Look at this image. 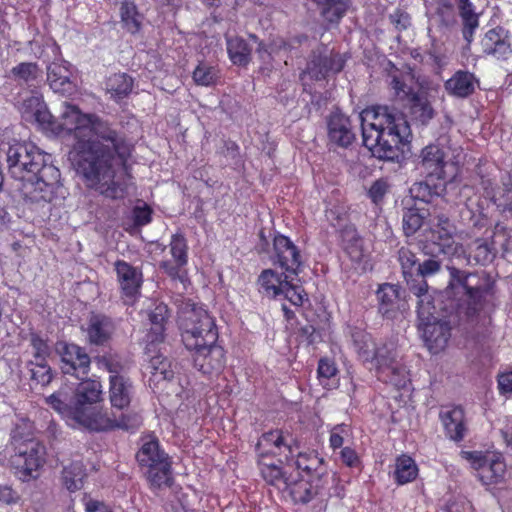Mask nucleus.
Wrapping results in <instances>:
<instances>
[{"label": "nucleus", "instance_id": "1", "mask_svg": "<svg viewBox=\"0 0 512 512\" xmlns=\"http://www.w3.org/2000/svg\"><path fill=\"white\" fill-rule=\"evenodd\" d=\"M46 134L74 137L72 160L89 188L111 199H123L127 195L123 167L130 146L107 122L64 102L59 118L52 115Z\"/></svg>", "mask_w": 512, "mask_h": 512}, {"label": "nucleus", "instance_id": "2", "mask_svg": "<svg viewBox=\"0 0 512 512\" xmlns=\"http://www.w3.org/2000/svg\"><path fill=\"white\" fill-rule=\"evenodd\" d=\"M46 402L72 427L101 432L115 428L129 430L139 425L137 415L116 417L103 407V387L95 379L83 380L73 390L62 387L47 397Z\"/></svg>", "mask_w": 512, "mask_h": 512}, {"label": "nucleus", "instance_id": "3", "mask_svg": "<svg viewBox=\"0 0 512 512\" xmlns=\"http://www.w3.org/2000/svg\"><path fill=\"white\" fill-rule=\"evenodd\" d=\"M8 172L19 181L18 190L26 202L36 205L59 204L66 197L60 171L51 156L32 143L14 142L3 149Z\"/></svg>", "mask_w": 512, "mask_h": 512}, {"label": "nucleus", "instance_id": "4", "mask_svg": "<svg viewBox=\"0 0 512 512\" xmlns=\"http://www.w3.org/2000/svg\"><path fill=\"white\" fill-rule=\"evenodd\" d=\"M180 327L185 347L194 351L195 368L205 375L219 374L225 365V352L216 344L218 332L207 310L196 304L190 305L182 312Z\"/></svg>", "mask_w": 512, "mask_h": 512}, {"label": "nucleus", "instance_id": "5", "mask_svg": "<svg viewBox=\"0 0 512 512\" xmlns=\"http://www.w3.org/2000/svg\"><path fill=\"white\" fill-rule=\"evenodd\" d=\"M358 118L363 144L376 158L394 160L398 157L401 145L409 141L410 126L404 115L394 108H366Z\"/></svg>", "mask_w": 512, "mask_h": 512}, {"label": "nucleus", "instance_id": "6", "mask_svg": "<svg viewBox=\"0 0 512 512\" xmlns=\"http://www.w3.org/2000/svg\"><path fill=\"white\" fill-rule=\"evenodd\" d=\"M354 349L363 363H370L377 377L397 388L409 383L408 371L401 362L400 352L393 341L376 345L371 335L359 328L351 329Z\"/></svg>", "mask_w": 512, "mask_h": 512}, {"label": "nucleus", "instance_id": "7", "mask_svg": "<svg viewBox=\"0 0 512 512\" xmlns=\"http://www.w3.org/2000/svg\"><path fill=\"white\" fill-rule=\"evenodd\" d=\"M461 149H455L453 157L447 159L446 151L437 144L425 146L419 155L420 168L427 174V180L412 189L415 197L430 202L433 196H441L446 185L455 181L459 174Z\"/></svg>", "mask_w": 512, "mask_h": 512}, {"label": "nucleus", "instance_id": "8", "mask_svg": "<svg viewBox=\"0 0 512 512\" xmlns=\"http://www.w3.org/2000/svg\"><path fill=\"white\" fill-rule=\"evenodd\" d=\"M412 292L419 298L417 313L419 330L428 350L437 354L443 351L451 336L450 321L441 316L434 305L435 298L428 293L427 282L412 286Z\"/></svg>", "mask_w": 512, "mask_h": 512}, {"label": "nucleus", "instance_id": "9", "mask_svg": "<svg viewBox=\"0 0 512 512\" xmlns=\"http://www.w3.org/2000/svg\"><path fill=\"white\" fill-rule=\"evenodd\" d=\"M389 85L397 99L408 101L415 119L422 124L430 121L434 116V110L426 98L418 96L414 91V79L410 71H403L389 63Z\"/></svg>", "mask_w": 512, "mask_h": 512}, {"label": "nucleus", "instance_id": "10", "mask_svg": "<svg viewBox=\"0 0 512 512\" xmlns=\"http://www.w3.org/2000/svg\"><path fill=\"white\" fill-rule=\"evenodd\" d=\"M477 277L474 274H466L455 268L450 270V282L445 290L446 297L461 294L463 304H457L459 309H463V314L467 317L474 316L482 307V301L487 293V289L474 283Z\"/></svg>", "mask_w": 512, "mask_h": 512}, {"label": "nucleus", "instance_id": "11", "mask_svg": "<svg viewBox=\"0 0 512 512\" xmlns=\"http://www.w3.org/2000/svg\"><path fill=\"white\" fill-rule=\"evenodd\" d=\"M141 467L146 468L147 479L153 488L169 486L172 480L171 462L168 455L160 449L156 440L143 443L137 453Z\"/></svg>", "mask_w": 512, "mask_h": 512}, {"label": "nucleus", "instance_id": "12", "mask_svg": "<svg viewBox=\"0 0 512 512\" xmlns=\"http://www.w3.org/2000/svg\"><path fill=\"white\" fill-rule=\"evenodd\" d=\"M15 453L10 458L11 467L19 479L37 478L45 462V447L34 439L22 442L14 439Z\"/></svg>", "mask_w": 512, "mask_h": 512}, {"label": "nucleus", "instance_id": "13", "mask_svg": "<svg viewBox=\"0 0 512 512\" xmlns=\"http://www.w3.org/2000/svg\"><path fill=\"white\" fill-rule=\"evenodd\" d=\"M460 456L466 460L484 485L497 484L504 479L506 464L503 457L488 451H461Z\"/></svg>", "mask_w": 512, "mask_h": 512}, {"label": "nucleus", "instance_id": "14", "mask_svg": "<svg viewBox=\"0 0 512 512\" xmlns=\"http://www.w3.org/2000/svg\"><path fill=\"white\" fill-rule=\"evenodd\" d=\"M109 371V400L113 408L124 410L132 400L134 389L129 378L119 373L118 364H114L110 359L103 357L100 360Z\"/></svg>", "mask_w": 512, "mask_h": 512}, {"label": "nucleus", "instance_id": "15", "mask_svg": "<svg viewBox=\"0 0 512 512\" xmlns=\"http://www.w3.org/2000/svg\"><path fill=\"white\" fill-rule=\"evenodd\" d=\"M297 444H293L292 436L281 430H273L264 433L257 443L259 457L267 455L284 457L289 462L294 457Z\"/></svg>", "mask_w": 512, "mask_h": 512}, {"label": "nucleus", "instance_id": "16", "mask_svg": "<svg viewBox=\"0 0 512 512\" xmlns=\"http://www.w3.org/2000/svg\"><path fill=\"white\" fill-rule=\"evenodd\" d=\"M287 489L282 493H287L295 503H308L314 498L321 496L324 491V481L319 476H302L300 473L291 475Z\"/></svg>", "mask_w": 512, "mask_h": 512}, {"label": "nucleus", "instance_id": "17", "mask_svg": "<svg viewBox=\"0 0 512 512\" xmlns=\"http://www.w3.org/2000/svg\"><path fill=\"white\" fill-rule=\"evenodd\" d=\"M170 253L174 259V263L165 260L162 261L160 267L164 272L169 275L172 279H178L186 287L188 281L184 266L188 262L187 256V243L183 235L175 234L172 236L170 241Z\"/></svg>", "mask_w": 512, "mask_h": 512}, {"label": "nucleus", "instance_id": "18", "mask_svg": "<svg viewBox=\"0 0 512 512\" xmlns=\"http://www.w3.org/2000/svg\"><path fill=\"white\" fill-rule=\"evenodd\" d=\"M57 350L61 357V369L64 374L86 375L90 367V357L75 344L59 343Z\"/></svg>", "mask_w": 512, "mask_h": 512}, {"label": "nucleus", "instance_id": "19", "mask_svg": "<svg viewBox=\"0 0 512 512\" xmlns=\"http://www.w3.org/2000/svg\"><path fill=\"white\" fill-rule=\"evenodd\" d=\"M439 419L445 436L454 442H461L466 437L468 424L465 411L461 406H446L439 412Z\"/></svg>", "mask_w": 512, "mask_h": 512}, {"label": "nucleus", "instance_id": "20", "mask_svg": "<svg viewBox=\"0 0 512 512\" xmlns=\"http://www.w3.org/2000/svg\"><path fill=\"white\" fill-rule=\"evenodd\" d=\"M118 282L122 290V297L127 305H132L141 286L142 275L135 267L125 261H117L115 263Z\"/></svg>", "mask_w": 512, "mask_h": 512}, {"label": "nucleus", "instance_id": "21", "mask_svg": "<svg viewBox=\"0 0 512 512\" xmlns=\"http://www.w3.org/2000/svg\"><path fill=\"white\" fill-rule=\"evenodd\" d=\"M47 81L50 88L61 95L69 96L76 90L70 65L63 60L54 61L48 65Z\"/></svg>", "mask_w": 512, "mask_h": 512}, {"label": "nucleus", "instance_id": "22", "mask_svg": "<svg viewBox=\"0 0 512 512\" xmlns=\"http://www.w3.org/2000/svg\"><path fill=\"white\" fill-rule=\"evenodd\" d=\"M22 118L31 123H36L46 134L48 125L52 119L42 95L34 94L23 101L20 108Z\"/></svg>", "mask_w": 512, "mask_h": 512}, {"label": "nucleus", "instance_id": "23", "mask_svg": "<svg viewBox=\"0 0 512 512\" xmlns=\"http://www.w3.org/2000/svg\"><path fill=\"white\" fill-rule=\"evenodd\" d=\"M275 262L287 272L298 273L301 266V256L294 243L284 235L274 238Z\"/></svg>", "mask_w": 512, "mask_h": 512}, {"label": "nucleus", "instance_id": "24", "mask_svg": "<svg viewBox=\"0 0 512 512\" xmlns=\"http://www.w3.org/2000/svg\"><path fill=\"white\" fill-rule=\"evenodd\" d=\"M344 67V60L339 54H330L314 56L309 61L306 70L303 73L302 79L304 80L307 76L315 80H321L329 72L337 73L340 72Z\"/></svg>", "mask_w": 512, "mask_h": 512}, {"label": "nucleus", "instance_id": "25", "mask_svg": "<svg viewBox=\"0 0 512 512\" xmlns=\"http://www.w3.org/2000/svg\"><path fill=\"white\" fill-rule=\"evenodd\" d=\"M483 51L498 59L506 58L511 53V42L508 31L502 27L489 30L481 41Z\"/></svg>", "mask_w": 512, "mask_h": 512}, {"label": "nucleus", "instance_id": "26", "mask_svg": "<svg viewBox=\"0 0 512 512\" xmlns=\"http://www.w3.org/2000/svg\"><path fill=\"white\" fill-rule=\"evenodd\" d=\"M453 227L448 218L444 216L437 217L435 223L425 231L426 240L438 246L437 252L449 253L453 240H452Z\"/></svg>", "mask_w": 512, "mask_h": 512}, {"label": "nucleus", "instance_id": "27", "mask_svg": "<svg viewBox=\"0 0 512 512\" xmlns=\"http://www.w3.org/2000/svg\"><path fill=\"white\" fill-rule=\"evenodd\" d=\"M329 139L342 147L350 145L355 134L352 131L350 120L340 112H334L328 122Z\"/></svg>", "mask_w": 512, "mask_h": 512}, {"label": "nucleus", "instance_id": "28", "mask_svg": "<svg viewBox=\"0 0 512 512\" xmlns=\"http://www.w3.org/2000/svg\"><path fill=\"white\" fill-rule=\"evenodd\" d=\"M260 471L263 479L271 486H274L280 492L287 489L289 478L292 475L290 461L286 462L285 467L273 463H266L264 458L259 461Z\"/></svg>", "mask_w": 512, "mask_h": 512}, {"label": "nucleus", "instance_id": "29", "mask_svg": "<svg viewBox=\"0 0 512 512\" xmlns=\"http://www.w3.org/2000/svg\"><path fill=\"white\" fill-rule=\"evenodd\" d=\"M167 312V306L161 303L156 305L155 308L148 314L151 327L146 335L147 354L152 352V348H150V346L161 343L164 339V325L167 318Z\"/></svg>", "mask_w": 512, "mask_h": 512}, {"label": "nucleus", "instance_id": "30", "mask_svg": "<svg viewBox=\"0 0 512 512\" xmlns=\"http://www.w3.org/2000/svg\"><path fill=\"white\" fill-rule=\"evenodd\" d=\"M477 84L473 73L459 70L445 82V89L450 95L465 98L474 92Z\"/></svg>", "mask_w": 512, "mask_h": 512}, {"label": "nucleus", "instance_id": "31", "mask_svg": "<svg viewBox=\"0 0 512 512\" xmlns=\"http://www.w3.org/2000/svg\"><path fill=\"white\" fill-rule=\"evenodd\" d=\"M260 292L268 297L277 298L282 295V291L287 287L288 276L278 273L273 269H265L258 277Z\"/></svg>", "mask_w": 512, "mask_h": 512}, {"label": "nucleus", "instance_id": "32", "mask_svg": "<svg viewBox=\"0 0 512 512\" xmlns=\"http://www.w3.org/2000/svg\"><path fill=\"white\" fill-rule=\"evenodd\" d=\"M114 331L110 318L102 314H93L87 326V335L91 343L103 344L108 341Z\"/></svg>", "mask_w": 512, "mask_h": 512}, {"label": "nucleus", "instance_id": "33", "mask_svg": "<svg viewBox=\"0 0 512 512\" xmlns=\"http://www.w3.org/2000/svg\"><path fill=\"white\" fill-rule=\"evenodd\" d=\"M134 86L131 76L126 73H115L109 76L105 82V91L110 99L119 102L128 97Z\"/></svg>", "mask_w": 512, "mask_h": 512}, {"label": "nucleus", "instance_id": "34", "mask_svg": "<svg viewBox=\"0 0 512 512\" xmlns=\"http://www.w3.org/2000/svg\"><path fill=\"white\" fill-rule=\"evenodd\" d=\"M418 474V465L409 455L402 454L395 459L393 479L398 485L413 482Z\"/></svg>", "mask_w": 512, "mask_h": 512}, {"label": "nucleus", "instance_id": "35", "mask_svg": "<svg viewBox=\"0 0 512 512\" xmlns=\"http://www.w3.org/2000/svg\"><path fill=\"white\" fill-rule=\"evenodd\" d=\"M227 52L234 65L246 66L251 60L252 47L243 38L226 35Z\"/></svg>", "mask_w": 512, "mask_h": 512}, {"label": "nucleus", "instance_id": "36", "mask_svg": "<svg viewBox=\"0 0 512 512\" xmlns=\"http://www.w3.org/2000/svg\"><path fill=\"white\" fill-rule=\"evenodd\" d=\"M146 369L150 373L149 381L155 386L170 381L174 375L170 361L161 354L151 356Z\"/></svg>", "mask_w": 512, "mask_h": 512}, {"label": "nucleus", "instance_id": "37", "mask_svg": "<svg viewBox=\"0 0 512 512\" xmlns=\"http://www.w3.org/2000/svg\"><path fill=\"white\" fill-rule=\"evenodd\" d=\"M289 50L290 44L282 38H277L272 40L267 46L259 43L257 52L264 63H268L270 60H275L276 58L287 63L286 59Z\"/></svg>", "mask_w": 512, "mask_h": 512}, {"label": "nucleus", "instance_id": "38", "mask_svg": "<svg viewBox=\"0 0 512 512\" xmlns=\"http://www.w3.org/2000/svg\"><path fill=\"white\" fill-rule=\"evenodd\" d=\"M460 16L463 21V37L470 43L475 30L479 26L478 14L475 13L470 0H457Z\"/></svg>", "mask_w": 512, "mask_h": 512}, {"label": "nucleus", "instance_id": "39", "mask_svg": "<svg viewBox=\"0 0 512 512\" xmlns=\"http://www.w3.org/2000/svg\"><path fill=\"white\" fill-rule=\"evenodd\" d=\"M120 17L123 27L130 33L140 31L143 23V15L138 11L134 2L124 0L120 6Z\"/></svg>", "mask_w": 512, "mask_h": 512}, {"label": "nucleus", "instance_id": "40", "mask_svg": "<svg viewBox=\"0 0 512 512\" xmlns=\"http://www.w3.org/2000/svg\"><path fill=\"white\" fill-rule=\"evenodd\" d=\"M322 458L318 457V455L311 452H301L299 447L294 452V457L290 460L291 468L295 467L298 470L306 473V476H312V471H317V469L322 464Z\"/></svg>", "mask_w": 512, "mask_h": 512}, {"label": "nucleus", "instance_id": "41", "mask_svg": "<svg viewBox=\"0 0 512 512\" xmlns=\"http://www.w3.org/2000/svg\"><path fill=\"white\" fill-rule=\"evenodd\" d=\"M85 469L80 461H74L66 465L62 471L63 484L69 491H76L82 488Z\"/></svg>", "mask_w": 512, "mask_h": 512}, {"label": "nucleus", "instance_id": "42", "mask_svg": "<svg viewBox=\"0 0 512 512\" xmlns=\"http://www.w3.org/2000/svg\"><path fill=\"white\" fill-rule=\"evenodd\" d=\"M347 234H351V238L349 242L345 245V251L349 258L356 264V269H360L365 271L368 266V256L363 250L362 240L357 237L354 231L347 232Z\"/></svg>", "mask_w": 512, "mask_h": 512}, {"label": "nucleus", "instance_id": "43", "mask_svg": "<svg viewBox=\"0 0 512 512\" xmlns=\"http://www.w3.org/2000/svg\"><path fill=\"white\" fill-rule=\"evenodd\" d=\"M192 78L196 85L209 87L217 84L220 74L216 66L202 61L193 70Z\"/></svg>", "mask_w": 512, "mask_h": 512}, {"label": "nucleus", "instance_id": "44", "mask_svg": "<svg viewBox=\"0 0 512 512\" xmlns=\"http://www.w3.org/2000/svg\"><path fill=\"white\" fill-rule=\"evenodd\" d=\"M24 339L28 341V349L26 354L33 357V361H46L50 354V347L46 340L35 332H30Z\"/></svg>", "mask_w": 512, "mask_h": 512}, {"label": "nucleus", "instance_id": "45", "mask_svg": "<svg viewBox=\"0 0 512 512\" xmlns=\"http://www.w3.org/2000/svg\"><path fill=\"white\" fill-rule=\"evenodd\" d=\"M379 309L383 314H388L399 299V287L390 283L382 284L377 291Z\"/></svg>", "mask_w": 512, "mask_h": 512}, {"label": "nucleus", "instance_id": "46", "mask_svg": "<svg viewBox=\"0 0 512 512\" xmlns=\"http://www.w3.org/2000/svg\"><path fill=\"white\" fill-rule=\"evenodd\" d=\"M318 379L322 386L327 389L336 387L337 381V367L335 362L328 358L319 360L317 369Z\"/></svg>", "mask_w": 512, "mask_h": 512}, {"label": "nucleus", "instance_id": "47", "mask_svg": "<svg viewBox=\"0 0 512 512\" xmlns=\"http://www.w3.org/2000/svg\"><path fill=\"white\" fill-rule=\"evenodd\" d=\"M323 7V15L329 22H338L346 13L348 0H314Z\"/></svg>", "mask_w": 512, "mask_h": 512}, {"label": "nucleus", "instance_id": "48", "mask_svg": "<svg viewBox=\"0 0 512 512\" xmlns=\"http://www.w3.org/2000/svg\"><path fill=\"white\" fill-rule=\"evenodd\" d=\"M11 74L15 81L30 84L41 76V69L36 63L22 62L12 68Z\"/></svg>", "mask_w": 512, "mask_h": 512}, {"label": "nucleus", "instance_id": "49", "mask_svg": "<svg viewBox=\"0 0 512 512\" xmlns=\"http://www.w3.org/2000/svg\"><path fill=\"white\" fill-rule=\"evenodd\" d=\"M398 260L400 262L403 275L412 290V286H417V284H414L413 281L410 280L418 265L416 255L409 248L401 247L398 251ZM419 284L420 283H418V285Z\"/></svg>", "mask_w": 512, "mask_h": 512}, {"label": "nucleus", "instance_id": "50", "mask_svg": "<svg viewBox=\"0 0 512 512\" xmlns=\"http://www.w3.org/2000/svg\"><path fill=\"white\" fill-rule=\"evenodd\" d=\"M28 362L29 365H31L30 371L32 379L42 386L48 385L52 380V372L46 361L34 362L33 360H29Z\"/></svg>", "mask_w": 512, "mask_h": 512}, {"label": "nucleus", "instance_id": "51", "mask_svg": "<svg viewBox=\"0 0 512 512\" xmlns=\"http://www.w3.org/2000/svg\"><path fill=\"white\" fill-rule=\"evenodd\" d=\"M474 245L473 257L477 263L485 265L493 260L497 250L492 244L477 240Z\"/></svg>", "mask_w": 512, "mask_h": 512}, {"label": "nucleus", "instance_id": "52", "mask_svg": "<svg viewBox=\"0 0 512 512\" xmlns=\"http://www.w3.org/2000/svg\"><path fill=\"white\" fill-rule=\"evenodd\" d=\"M281 296H284L285 299L296 307L303 305L308 300L302 286L291 284L289 281L287 282V287L283 289Z\"/></svg>", "mask_w": 512, "mask_h": 512}, {"label": "nucleus", "instance_id": "53", "mask_svg": "<svg viewBox=\"0 0 512 512\" xmlns=\"http://www.w3.org/2000/svg\"><path fill=\"white\" fill-rule=\"evenodd\" d=\"M424 223V216L417 210H408L403 216V229L406 235L414 234L422 227Z\"/></svg>", "mask_w": 512, "mask_h": 512}, {"label": "nucleus", "instance_id": "54", "mask_svg": "<svg viewBox=\"0 0 512 512\" xmlns=\"http://www.w3.org/2000/svg\"><path fill=\"white\" fill-rule=\"evenodd\" d=\"M512 230H507V228L502 224H497L494 229L492 245L496 248H500L503 251H507L510 248V239Z\"/></svg>", "mask_w": 512, "mask_h": 512}, {"label": "nucleus", "instance_id": "55", "mask_svg": "<svg viewBox=\"0 0 512 512\" xmlns=\"http://www.w3.org/2000/svg\"><path fill=\"white\" fill-rule=\"evenodd\" d=\"M349 435V427L345 424L334 426L330 431L329 443L332 449L342 447L344 438Z\"/></svg>", "mask_w": 512, "mask_h": 512}, {"label": "nucleus", "instance_id": "56", "mask_svg": "<svg viewBox=\"0 0 512 512\" xmlns=\"http://www.w3.org/2000/svg\"><path fill=\"white\" fill-rule=\"evenodd\" d=\"M340 459L347 467L350 468H358L361 465L358 454L350 447H344L340 451Z\"/></svg>", "mask_w": 512, "mask_h": 512}, {"label": "nucleus", "instance_id": "57", "mask_svg": "<svg viewBox=\"0 0 512 512\" xmlns=\"http://www.w3.org/2000/svg\"><path fill=\"white\" fill-rule=\"evenodd\" d=\"M387 188L388 186L385 181L377 180L371 185L368 191V195L375 204H378L382 201L384 195L386 194Z\"/></svg>", "mask_w": 512, "mask_h": 512}, {"label": "nucleus", "instance_id": "58", "mask_svg": "<svg viewBox=\"0 0 512 512\" xmlns=\"http://www.w3.org/2000/svg\"><path fill=\"white\" fill-rule=\"evenodd\" d=\"M440 267V262L434 259H428L422 264L417 265L416 272L424 278L436 274L440 270Z\"/></svg>", "mask_w": 512, "mask_h": 512}, {"label": "nucleus", "instance_id": "59", "mask_svg": "<svg viewBox=\"0 0 512 512\" xmlns=\"http://www.w3.org/2000/svg\"><path fill=\"white\" fill-rule=\"evenodd\" d=\"M20 495L9 485H0V502L12 505L18 503Z\"/></svg>", "mask_w": 512, "mask_h": 512}, {"label": "nucleus", "instance_id": "60", "mask_svg": "<svg viewBox=\"0 0 512 512\" xmlns=\"http://www.w3.org/2000/svg\"><path fill=\"white\" fill-rule=\"evenodd\" d=\"M498 388L501 394L512 393V370L498 376Z\"/></svg>", "mask_w": 512, "mask_h": 512}, {"label": "nucleus", "instance_id": "61", "mask_svg": "<svg viewBox=\"0 0 512 512\" xmlns=\"http://www.w3.org/2000/svg\"><path fill=\"white\" fill-rule=\"evenodd\" d=\"M134 221L137 225L143 226L151 221V211L148 207H136L134 209Z\"/></svg>", "mask_w": 512, "mask_h": 512}, {"label": "nucleus", "instance_id": "62", "mask_svg": "<svg viewBox=\"0 0 512 512\" xmlns=\"http://www.w3.org/2000/svg\"><path fill=\"white\" fill-rule=\"evenodd\" d=\"M390 17L397 28L406 29L410 25V17L407 13L396 11Z\"/></svg>", "mask_w": 512, "mask_h": 512}, {"label": "nucleus", "instance_id": "63", "mask_svg": "<svg viewBox=\"0 0 512 512\" xmlns=\"http://www.w3.org/2000/svg\"><path fill=\"white\" fill-rule=\"evenodd\" d=\"M85 506L86 512H112L108 506L96 500L87 501Z\"/></svg>", "mask_w": 512, "mask_h": 512}, {"label": "nucleus", "instance_id": "64", "mask_svg": "<svg viewBox=\"0 0 512 512\" xmlns=\"http://www.w3.org/2000/svg\"><path fill=\"white\" fill-rule=\"evenodd\" d=\"M437 17L441 18L443 24L448 26L454 23L455 16L452 7L448 6L438 12Z\"/></svg>", "mask_w": 512, "mask_h": 512}]
</instances>
